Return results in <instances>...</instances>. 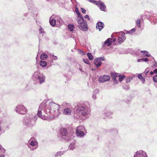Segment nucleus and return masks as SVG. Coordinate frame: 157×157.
Returning a JSON list of instances; mask_svg holds the SVG:
<instances>
[{"label": "nucleus", "instance_id": "nucleus-1", "mask_svg": "<svg viewBox=\"0 0 157 157\" xmlns=\"http://www.w3.org/2000/svg\"><path fill=\"white\" fill-rule=\"evenodd\" d=\"M60 106L54 102L44 101L40 105L37 116L43 120H50L58 116Z\"/></svg>", "mask_w": 157, "mask_h": 157}, {"label": "nucleus", "instance_id": "nucleus-2", "mask_svg": "<svg viewBox=\"0 0 157 157\" xmlns=\"http://www.w3.org/2000/svg\"><path fill=\"white\" fill-rule=\"evenodd\" d=\"M75 118L81 120H84L89 114L90 110L88 107L84 104H79L75 108Z\"/></svg>", "mask_w": 157, "mask_h": 157}, {"label": "nucleus", "instance_id": "nucleus-3", "mask_svg": "<svg viewBox=\"0 0 157 157\" xmlns=\"http://www.w3.org/2000/svg\"><path fill=\"white\" fill-rule=\"evenodd\" d=\"M37 118V117L36 116L27 115L24 118L23 124L26 127H32L35 125Z\"/></svg>", "mask_w": 157, "mask_h": 157}, {"label": "nucleus", "instance_id": "nucleus-4", "mask_svg": "<svg viewBox=\"0 0 157 157\" xmlns=\"http://www.w3.org/2000/svg\"><path fill=\"white\" fill-rule=\"evenodd\" d=\"M32 79L35 83L41 84L44 82L45 77L38 71H36L33 75Z\"/></svg>", "mask_w": 157, "mask_h": 157}, {"label": "nucleus", "instance_id": "nucleus-5", "mask_svg": "<svg viewBox=\"0 0 157 157\" xmlns=\"http://www.w3.org/2000/svg\"><path fill=\"white\" fill-rule=\"evenodd\" d=\"M77 21L78 25L77 27L83 31H86L88 30L86 21L84 20L83 17L82 16L78 17Z\"/></svg>", "mask_w": 157, "mask_h": 157}, {"label": "nucleus", "instance_id": "nucleus-6", "mask_svg": "<svg viewBox=\"0 0 157 157\" xmlns=\"http://www.w3.org/2000/svg\"><path fill=\"white\" fill-rule=\"evenodd\" d=\"M38 146V143L34 138H31L28 142V146L31 150L36 149Z\"/></svg>", "mask_w": 157, "mask_h": 157}, {"label": "nucleus", "instance_id": "nucleus-7", "mask_svg": "<svg viewBox=\"0 0 157 157\" xmlns=\"http://www.w3.org/2000/svg\"><path fill=\"white\" fill-rule=\"evenodd\" d=\"M15 111L19 114H25L28 110L23 105H19L16 107Z\"/></svg>", "mask_w": 157, "mask_h": 157}, {"label": "nucleus", "instance_id": "nucleus-8", "mask_svg": "<svg viewBox=\"0 0 157 157\" xmlns=\"http://www.w3.org/2000/svg\"><path fill=\"white\" fill-rule=\"evenodd\" d=\"M134 157H148L146 153L142 150L137 151Z\"/></svg>", "mask_w": 157, "mask_h": 157}, {"label": "nucleus", "instance_id": "nucleus-9", "mask_svg": "<svg viewBox=\"0 0 157 157\" xmlns=\"http://www.w3.org/2000/svg\"><path fill=\"white\" fill-rule=\"evenodd\" d=\"M120 33V36L119 37L117 41L119 43L121 44L125 40L126 37L125 36V33L122 32H121Z\"/></svg>", "mask_w": 157, "mask_h": 157}, {"label": "nucleus", "instance_id": "nucleus-10", "mask_svg": "<svg viewBox=\"0 0 157 157\" xmlns=\"http://www.w3.org/2000/svg\"><path fill=\"white\" fill-rule=\"evenodd\" d=\"M110 79V77L108 75H104L99 78V81L101 82H103L109 81Z\"/></svg>", "mask_w": 157, "mask_h": 157}, {"label": "nucleus", "instance_id": "nucleus-11", "mask_svg": "<svg viewBox=\"0 0 157 157\" xmlns=\"http://www.w3.org/2000/svg\"><path fill=\"white\" fill-rule=\"evenodd\" d=\"M97 5L98 6L101 10L105 11L106 6L104 2L100 1H98Z\"/></svg>", "mask_w": 157, "mask_h": 157}, {"label": "nucleus", "instance_id": "nucleus-12", "mask_svg": "<svg viewBox=\"0 0 157 157\" xmlns=\"http://www.w3.org/2000/svg\"><path fill=\"white\" fill-rule=\"evenodd\" d=\"M60 136H66L68 134L67 129L64 128H61L60 130Z\"/></svg>", "mask_w": 157, "mask_h": 157}, {"label": "nucleus", "instance_id": "nucleus-13", "mask_svg": "<svg viewBox=\"0 0 157 157\" xmlns=\"http://www.w3.org/2000/svg\"><path fill=\"white\" fill-rule=\"evenodd\" d=\"M104 27V24L101 22H99L96 24V27L100 31Z\"/></svg>", "mask_w": 157, "mask_h": 157}, {"label": "nucleus", "instance_id": "nucleus-14", "mask_svg": "<svg viewBox=\"0 0 157 157\" xmlns=\"http://www.w3.org/2000/svg\"><path fill=\"white\" fill-rule=\"evenodd\" d=\"M111 78L113 80V82L115 83H117L118 82L116 78L117 77V74L116 73H112L111 74Z\"/></svg>", "mask_w": 157, "mask_h": 157}, {"label": "nucleus", "instance_id": "nucleus-15", "mask_svg": "<svg viewBox=\"0 0 157 157\" xmlns=\"http://www.w3.org/2000/svg\"><path fill=\"white\" fill-rule=\"evenodd\" d=\"M72 110L69 108H67L64 109L63 114L65 115H70L71 114Z\"/></svg>", "mask_w": 157, "mask_h": 157}, {"label": "nucleus", "instance_id": "nucleus-16", "mask_svg": "<svg viewBox=\"0 0 157 157\" xmlns=\"http://www.w3.org/2000/svg\"><path fill=\"white\" fill-rule=\"evenodd\" d=\"M94 64L96 67L98 68L101 65L102 62L99 60H97L96 58L94 60Z\"/></svg>", "mask_w": 157, "mask_h": 157}, {"label": "nucleus", "instance_id": "nucleus-17", "mask_svg": "<svg viewBox=\"0 0 157 157\" xmlns=\"http://www.w3.org/2000/svg\"><path fill=\"white\" fill-rule=\"evenodd\" d=\"M53 16L50 17L49 23L51 25L53 26H54L56 24V20L54 19H53V17H52Z\"/></svg>", "mask_w": 157, "mask_h": 157}, {"label": "nucleus", "instance_id": "nucleus-18", "mask_svg": "<svg viewBox=\"0 0 157 157\" xmlns=\"http://www.w3.org/2000/svg\"><path fill=\"white\" fill-rule=\"evenodd\" d=\"M112 39L110 38H108L104 43V46L106 45L107 46H109L112 43L111 40Z\"/></svg>", "mask_w": 157, "mask_h": 157}, {"label": "nucleus", "instance_id": "nucleus-19", "mask_svg": "<svg viewBox=\"0 0 157 157\" xmlns=\"http://www.w3.org/2000/svg\"><path fill=\"white\" fill-rule=\"evenodd\" d=\"M151 20L154 24H155L157 22V14H154L153 17L151 18Z\"/></svg>", "mask_w": 157, "mask_h": 157}, {"label": "nucleus", "instance_id": "nucleus-20", "mask_svg": "<svg viewBox=\"0 0 157 157\" xmlns=\"http://www.w3.org/2000/svg\"><path fill=\"white\" fill-rule=\"evenodd\" d=\"M84 132L82 131H79L78 130V131H76L77 135L80 137H83L85 135Z\"/></svg>", "mask_w": 157, "mask_h": 157}, {"label": "nucleus", "instance_id": "nucleus-21", "mask_svg": "<svg viewBox=\"0 0 157 157\" xmlns=\"http://www.w3.org/2000/svg\"><path fill=\"white\" fill-rule=\"evenodd\" d=\"M136 31V29L135 28H133L131 29L130 31L127 30L125 31V34H132L134 33Z\"/></svg>", "mask_w": 157, "mask_h": 157}, {"label": "nucleus", "instance_id": "nucleus-22", "mask_svg": "<svg viewBox=\"0 0 157 157\" xmlns=\"http://www.w3.org/2000/svg\"><path fill=\"white\" fill-rule=\"evenodd\" d=\"M82 131L84 132L85 131V128L84 126L81 125L80 126L77 127L76 131Z\"/></svg>", "mask_w": 157, "mask_h": 157}, {"label": "nucleus", "instance_id": "nucleus-23", "mask_svg": "<svg viewBox=\"0 0 157 157\" xmlns=\"http://www.w3.org/2000/svg\"><path fill=\"white\" fill-rule=\"evenodd\" d=\"M138 77L142 81L143 83H144L145 82V79L143 77L141 74H139L138 75Z\"/></svg>", "mask_w": 157, "mask_h": 157}, {"label": "nucleus", "instance_id": "nucleus-24", "mask_svg": "<svg viewBox=\"0 0 157 157\" xmlns=\"http://www.w3.org/2000/svg\"><path fill=\"white\" fill-rule=\"evenodd\" d=\"M75 142L71 143L69 146V148L71 150H73L75 148Z\"/></svg>", "mask_w": 157, "mask_h": 157}, {"label": "nucleus", "instance_id": "nucleus-25", "mask_svg": "<svg viewBox=\"0 0 157 157\" xmlns=\"http://www.w3.org/2000/svg\"><path fill=\"white\" fill-rule=\"evenodd\" d=\"M141 53H145V54H144V55L143 56L144 57H149L151 55L150 54H149V52H148L147 51H146L145 50L144 51H141Z\"/></svg>", "mask_w": 157, "mask_h": 157}, {"label": "nucleus", "instance_id": "nucleus-26", "mask_svg": "<svg viewBox=\"0 0 157 157\" xmlns=\"http://www.w3.org/2000/svg\"><path fill=\"white\" fill-rule=\"evenodd\" d=\"M48 57L47 55L45 53H43L40 56V59L42 60H45Z\"/></svg>", "mask_w": 157, "mask_h": 157}, {"label": "nucleus", "instance_id": "nucleus-27", "mask_svg": "<svg viewBox=\"0 0 157 157\" xmlns=\"http://www.w3.org/2000/svg\"><path fill=\"white\" fill-rule=\"evenodd\" d=\"M87 57H88L89 59L90 60H92L93 59L94 57L92 55L91 53H87Z\"/></svg>", "mask_w": 157, "mask_h": 157}, {"label": "nucleus", "instance_id": "nucleus-28", "mask_svg": "<svg viewBox=\"0 0 157 157\" xmlns=\"http://www.w3.org/2000/svg\"><path fill=\"white\" fill-rule=\"evenodd\" d=\"M47 63L44 61H40V65L43 67H44L47 65Z\"/></svg>", "mask_w": 157, "mask_h": 157}, {"label": "nucleus", "instance_id": "nucleus-29", "mask_svg": "<svg viewBox=\"0 0 157 157\" xmlns=\"http://www.w3.org/2000/svg\"><path fill=\"white\" fill-rule=\"evenodd\" d=\"M68 29L71 31H72L73 30V29L74 28V25L72 24H69L68 26Z\"/></svg>", "mask_w": 157, "mask_h": 157}, {"label": "nucleus", "instance_id": "nucleus-30", "mask_svg": "<svg viewBox=\"0 0 157 157\" xmlns=\"http://www.w3.org/2000/svg\"><path fill=\"white\" fill-rule=\"evenodd\" d=\"M65 151H58L55 155V157H57L58 156L63 155Z\"/></svg>", "mask_w": 157, "mask_h": 157}, {"label": "nucleus", "instance_id": "nucleus-31", "mask_svg": "<svg viewBox=\"0 0 157 157\" xmlns=\"http://www.w3.org/2000/svg\"><path fill=\"white\" fill-rule=\"evenodd\" d=\"M75 12H76V13L77 14V15L78 16V17H81V16H82L80 14V13L79 12L78 9V8L76 6H75Z\"/></svg>", "mask_w": 157, "mask_h": 157}, {"label": "nucleus", "instance_id": "nucleus-32", "mask_svg": "<svg viewBox=\"0 0 157 157\" xmlns=\"http://www.w3.org/2000/svg\"><path fill=\"white\" fill-rule=\"evenodd\" d=\"M96 59L97 60H99L101 62V61H105V59L104 56L97 58Z\"/></svg>", "mask_w": 157, "mask_h": 157}, {"label": "nucleus", "instance_id": "nucleus-33", "mask_svg": "<svg viewBox=\"0 0 157 157\" xmlns=\"http://www.w3.org/2000/svg\"><path fill=\"white\" fill-rule=\"evenodd\" d=\"M56 20V22H58L60 24H62L63 23V20L59 17H58L57 18Z\"/></svg>", "mask_w": 157, "mask_h": 157}, {"label": "nucleus", "instance_id": "nucleus-34", "mask_svg": "<svg viewBox=\"0 0 157 157\" xmlns=\"http://www.w3.org/2000/svg\"><path fill=\"white\" fill-rule=\"evenodd\" d=\"M119 80L120 82L122 81V80L124 79V78H125V76L123 75H120L119 76Z\"/></svg>", "mask_w": 157, "mask_h": 157}, {"label": "nucleus", "instance_id": "nucleus-35", "mask_svg": "<svg viewBox=\"0 0 157 157\" xmlns=\"http://www.w3.org/2000/svg\"><path fill=\"white\" fill-rule=\"evenodd\" d=\"M0 125L2 126L3 125H7V123L6 122L3 121L0 119Z\"/></svg>", "mask_w": 157, "mask_h": 157}, {"label": "nucleus", "instance_id": "nucleus-36", "mask_svg": "<svg viewBox=\"0 0 157 157\" xmlns=\"http://www.w3.org/2000/svg\"><path fill=\"white\" fill-rule=\"evenodd\" d=\"M136 25L138 28H140V20L138 19L136 21Z\"/></svg>", "mask_w": 157, "mask_h": 157}, {"label": "nucleus", "instance_id": "nucleus-37", "mask_svg": "<svg viewBox=\"0 0 157 157\" xmlns=\"http://www.w3.org/2000/svg\"><path fill=\"white\" fill-rule=\"evenodd\" d=\"M6 151V150L3 148H1L0 147V153H1L2 154H4Z\"/></svg>", "mask_w": 157, "mask_h": 157}, {"label": "nucleus", "instance_id": "nucleus-38", "mask_svg": "<svg viewBox=\"0 0 157 157\" xmlns=\"http://www.w3.org/2000/svg\"><path fill=\"white\" fill-rule=\"evenodd\" d=\"M132 79V77H129L127 78L126 79V81L127 83L129 82Z\"/></svg>", "mask_w": 157, "mask_h": 157}, {"label": "nucleus", "instance_id": "nucleus-39", "mask_svg": "<svg viewBox=\"0 0 157 157\" xmlns=\"http://www.w3.org/2000/svg\"><path fill=\"white\" fill-rule=\"evenodd\" d=\"M51 58H52V59L54 60H56L58 59V57L56 56H55L54 55H51Z\"/></svg>", "mask_w": 157, "mask_h": 157}, {"label": "nucleus", "instance_id": "nucleus-40", "mask_svg": "<svg viewBox=\"0 0 157 157\" xmlns=\"http://www.w3.org/2000/svg\"><path fill=\"white\" fill-rule=\"evenodd\" d=\"M153 80L154 82H157V75L153 77Z\"/></svg>", "mask_w": 157, "mask_h": 157}, {"label": "nucleus", "instance_id": "nucleus-41", "mask_svg": "<svg viewBox=\"0 0 157 157\" xmlns=\"http://www.w3.org/2000/svg\"><path fill=\"white\" fill-rule=\"evenodd\" d=\"M111 114V113L108 111H107L106 112H105L104 113L105 116L106 117L110 115Z\"/></svg>", "mask_w": 157, "mask_h": 157}, {"label": "nucleus", "instance_id": "nucleus-42", "mask_svg": "<svg viewBox=\"0 0 157 157\" xmlns=\"http://www.w3.org/2000/svg\"><path fill=\"white\" fill-rule=\"evenodd\" d=\"M39 31L40 33L41 34L44 33V29L41 28H40L39 30Z\"/></svg>", "mask_w": 157, "mask_h": 157}, {"label": "nucleus", "instance_id": "nucleus-43", "mask_svg": "<svg viewBox=\"0 0 157 157\" xmlns=\"http://www.w3.org/2000/svg\"><path fill=\"white\" fill-rule=\"evenodd\" d=\"M149 72V71L148 68H147L145 69L144 71V74H145V75H147L148 73Z\"/></svg>", "mask_w": 157, "mask_h": 157}, {"label": "nucleus", "instance_id": "nucleus-44", "mask_svg": "<svg viewBox=\"0 0 157 157\" xmlns=\"http://www.w3.org/2000/svg\"><path fill=\"white\" fill-rule=\"evenodd\" d=\"M78 52H79V53L81 55H85V54H86L85 52H83V51H82L81 50H79L78 51Z\"/></svg>", "mask_w": 157, "mask_h": 157}, {"label": "nucleus", "instance_id": "nucleus-45", "mask_svg": "<svg viewBox=\"0 0 157 157\" xmlns=\"http://www.w3.org/2000/svg\"><path fill=\"white\" fill-rule=\"evenodd\" d=\"M83 61L85 63L87 64H89L90 62L88 59H83Z\"/></svg>", "mask_w": 157, "mask_h": 157}, {"label": "nucleus", "instance_id": "nucleus-46", "mask_svg": "<svg viewBox=\"0 0 157 157\" xmlns=\"http://www.w3.org/2000/svg\"><path fill=\"white\" fill-rule=\"evenodd\" d=\"M99 92V90L98 89H96L94 90L93 91V94H98Z\"/></svg>", "mask_w": 157, "mask_h": 157}, {"label": "nucleus", "instance_id": "nucleus-47", "mask_svg": "<svg viewBox=\"0 0 157 157\" xmlns=\"http://www.w3.org/2000/svg\"><path fill=\"white\" fill-rule=\"evenodd\" d=\"M142 61H144L145 62H147L148 61V59L147 58H142Z\"/></svg>", "mask_w": 157, "mask_h": 157}, {"label": "nucleus", "instance_id": "nucleus-48", "mask_svg": "<svg viewBox=\"0 0 157 157\" xmlns=\"http://www.w3.org/2000/svg\"><path fill=\"white\" fill-rule=\"evenodd\" d=\"M81 11L84 14L86 13V10L82 8H81Z\"/></svg>", "mask_w": 157, "mask_h": 157}, {"label": "nucleus", "instance_id": "nucleus-49", "mask_svg": "<svg viewBox=\"0 0 157 157\" xmlns=\"http://www.w3.org/2000/svg\"><path fill=\"white\" fill-rule=\"evenodd\" d=\"M92 98L94 99H96V94H93L92 96Z\"/></svg>", "mask_w": 157, "mask_h": 157}, {"label": "nucleus", "instance_id": "nucleus-50", "mask_svg": "<svg viewBox=\"0 0 157 157\" xmlns=\"http://www.w3.org/2000/svg\"><path fill=\"white\" fill-rule=\"evenodd\" d=\"M85 18L86 19L87 18L88 20H90V18L88 15H86L85 16Z\"/></svg>", "mask_w": 157, "mask_h": 157}, {"label": "nucleus", "instance_id": "nucleus-51", "mask_svg": "<svg viewBox=\"0 0 157 157\" xmlns=\"http://www.w3.org/2000/svg\"><path fill=\"white\" fill-rule=\"evenodd\" d=\"M157 67V63L156 62H155V65H153V67Z\"/></svg>", "mask_w": 157, "mask_h": 157}, {"label": "nucleus", "instance_id": "nucleus-52", "mask_svg": "<svg viewBox=\"0 0 157 157\" xmlns=\"http://www.w3.org/2000/svg\"><path fill=\"white\" fill-rule=\"evenodd\" d=\"M79 70L81 71L82 72H84V71L82 70V68L81 67H79Z\"/></svg>", "mask_w": 157, "mask_h": 157}, {"label": "nucleus", "instance_id": "nucleus-53", "mask_svg": "<svg viewBox=\"0 0 157 157\" xmlns=\"http://www.w3.org/2000/svg\"><path fill=\"white\" fill-rule=\"evenodd\" d=\"M153 71L155 74H157V69H155Z\"/></svg>", "mask_w": 157, "mask_h": 157}, {"label": "nucleus", "instance_id": "nucleus-54", "mask_svg": "<svg viewBox=\"0 0 157 157\" xmlns=\"http://www.w3.org/2000/svg\"><path fill=\"white\" fill-rule=\"evenodd\" d=\"M113 130L115 132V133H117L118 132L117 130L115 129H113Z\"/></svg>", "mask_w": 157, "mask_h": 157}, {"label": "nucleus", "instance_id": "nucleus-55", "mask_svg": "<svg viewBox=\"0 0 157 157\" xmlns=\"http://www.w3.org/2000/svg\"><path fill=\"white\" fill-rule=\"evenodd\" d=\"M3 154L0 155V157H5V155Z\"/></svg>", "mask_w": 157, "mask_h": 157}, {"label": "nucleus", "instance_id": "nucleus-56", "mask_svg": "<svg viewBox=\"0 0 157 157\" xmlns=\"http://www.w3.org/2000/svg\"><path fill=\"white\" fill-rule=\"evenodd\" d=\"M141 60L142 61V58L141 59H139L137 60V61L138 62H140V61Z\"/></svg>", "mask_w": 157, "mask_h": 157}, {"label": "nucleus", "instance_id": "nucleus-57", "mask_svg": "<svg viewBox=\"0 0 157 157\" xmlns=\"http://www.w3.org/2000/svg\"><path fill=\"white\" fill-rule=\"evenodd\" d=\"M154 73V71H151L150 72V74L151 75H153V74Z\"/></svg>", "mask_w": 157, "mask_h": 157}, {"label": "nucleus", "instance_id": "nucleus-58", "mask_svg": "<svg viewBox=\"0 0 157 157\" xmlns=\"http://www.w3.org/2000/svg\"><path fill=\"white\" fill-rule=\"evenodd\" d=\"M28 14L27 13H25L24 14V16L26 17L27 16Z\"/></svg>", "mask_w": 157, "mask_h": 157}, {"label": "nucleus", "instance_id": "nucleus-59", "mask_svg": "<svg viewBox=\"0 0 157 157\" xmlns=\"http://www.w3.org/2000/svg\"><path fill=\"white\" fill-rule=\"evenodd\" d=\"M116 40V39L115 38H114L113 39V42H114Z\"/></svg>", "mask_w": 157, "mask_h": 157}, {"label": "nucleus", "instance_id": "nucleus-60", "mask_svg": "<svg viewBox=\"0 0 157 157\" xmlns=\"http://www.w3.org/2000/svg\"><path fill=\"white\" fill-rule=\"evenodd\" d=\"M151 58L152 59H153V60L155 61V60L154 59V57H153L152 56H151Z\"/></svg>", "mask_w": 157, "mask_h": 157}, {"label": "nucleus", "instance_id": "nucleus-61", "mask_svg": "<svg viewBox=\"0 0 157 157\" xmlns=\"http://www.w3.org/2000/svg\"><path fill=\"white\" fill-rule=\"evenodd\" d=\"M59 0H55V1H56V2H58Z\"/></svg>", "mask_w": 157, "mask_h": 157}, {"label": "nucleus", "instance_id": "nucleus-62", "mask_svg": "<svg viewBox=\"0 0 157 157\" xmlns=\"http://www.w3.org/2000/svg\"><path fill=\"white\" fill-rule=\"evenodd\" d=\"M51 0H46V1H51Z\"/></svg>", "mask_w": 157, "mask_h": 157}, {"label": "nucleus", "instance_id": "nucleus-63", "mask_svg": "<svg viewBox=\"0 0 157 157\" xmlns=\"http://www.w3.org/2000/svg\"><path fill=\"white\" fill-rule=\"evenodd\" d=\"M111 37H113V36H112V35H111Z\"/></svg>", "mask_w": 157, "mask_h": 157}]
</instances>
